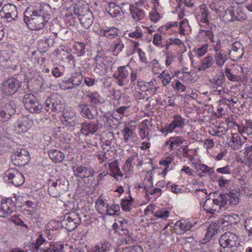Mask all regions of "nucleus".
I'll return each instance as SVG.
<instances>
[{"label": "nucleus", "instance_id": "f257e3e1", "mask_svg": "<svg viewBox=\"0 0 252 252\" xmlns=\"http://www.w3.org/2000/svg\"><path fill=\"white\" fill-rule=\"evenodd\" d=\"M48 5H40L37 7H29L25 12L24 21L31 30H38L42 29L50 19L45 10Z\"/></svg>", "mask_w": 252, "mask_h": 252}, {"label": "nucleus", "instance_id": "f03ea898", "mask_svg": "<svg viewBox=\"0 0 252 252\" xmlns=\"http://www.w3.org/2000/svg\"><path fill=\"white\" fill-rule=\"evenodd\" d=\"M31 251L33 252H63V248L61 245L48 243L43 238L42 234H40L35 241L31 244Z\"/></svg>", "mask_w": 252, "mask_h": 252}, {"label": "nucleus", "instance_id": "7ed1b4c3", "mask_svg": "<svg viewBox=\"0 0 252 252\" xmlns=\"http://www.w3.org/2000/svg\"><path fill=\"white\" fill-rule=\"evenodd\" d=\"M48 192L53 197H58L67 189V181L64 177L58 179L49 180Z\"/></svg>", "mask_w": 252, "mask_h": 252}, {"label": "nucleus", "instance_id": "20e7f679", "mask_svg": "<svg viewBox=\"0 0 252 252\" xmlns=\"http://www.w3.org/2000/svg\"><path fill=\"white\" fill-rule=\"evenodd\" d=\"M23 103L30 113H39L43 108L36 97L32 94H26L24 95Z\"/></svg>", "mask_w": 252, "mask_h": 252}, {"label": "nucleus", "instance_id": "39448f33", "mask_svg": "<svg viewBox=\"0 0 252 252\" xmlns=\"http://www.w3.org/2000/svg\"><path fill=\"white\" fill-rule=\"evenodd\" d=\"M219 244L223 249H227V251H233L238 244V238L236 235L231 232H227L222 234L219 238Z\"/></svg>", "mask_w": 252, "mask_h": 252}, {"label": "nucleus", "instance_id": "423d86ee", "mask_svg": "<svg viewBox=\"0 0 252 252\" xmlns=\"http://www.w3.org/2000/svg\"><path fill=\"white\" fill-rule=\"evenodd\" d=\"M22 82L14 77H9L1 84V89L4 94L10 95L18 92L21 87Z\"/></svg>", "mask_w": 252, "mask_h": 252}, {"label": "nucleus", "instance_id": "0eeeda50", "mask_svg": "<svg viewBox=\"0 0 252 252\" xmlns=\"http://www.w3.org/2000/svg\"><path fill=\"white\" fill-rule=\"evenodd\" d=\"M212 46V50L215 52L214 54V62L218 66L221 67L228 59L229 55L227 54L226 51L221 48L220 41L219 39L217 40L216 44H213Z\"/></svg>", "mask_w": 252, "mask_h": 252}, {"label": "nucleus", "instance_id": "6e6552de", "mask_svg": "<svg viewBox=\"0 0 252 252\" xmlns=\"http://www.w3.org/2000/svg\"><path fill=\"white\" fill-rule=\"evenodd\" d=\"M81 222V219L76 212L70 213L63 216L62 220L63 228L68 231L73 230Z\"/></svg>", "mask_w": 252, "mask_h": 252}, {"label": "nucleus", "instance_id": "1a4fd4ad", "mask_svg": "<svg viewBox=\"0 0 252 252\" xmlns=\"http://www.w3.org/2000/svg\"><path fill=\"white\" fill-rule=\"evenodd\" d=\"M3 178L6 182L12 183L15 186H21L24 183L23 174L13 168H10L5 171Z\"/></svg>", "mask_w": 252, "mask_h": 252}, {"label": "nucleus", "instance_id": "9d476101", "mask_svg": "<svg viewBox=\"0 0 252 252\" xmlns=\"http://www.w3.org/2000/svg\"><path fill=\"white\" fill-rule=\"evenodd\" d=\"M16 104L13 101H8L2 105L0 100V122L8 121L16 112Z\"/></svg>", "mask_w": 252, "mask_h": 252}, {"label": "nucleus", "instance_id": "9b49d317", "mask_svg": "<svg viewBox=\"0 0 252 252\" xmlns=\"http://www.w3.org/2000/svg\"><path fill=\"white\" fill-rule=\"evenodd\" d=\"M0 16L8 22H12L18 18L16 6L11 3L5 4L0 10Z\"/></svg>", "mask_w": 252, "mask_h": 252}, {"label": "nucleus", "instance_id": "f8f14e48", "mask_svg": "<svg viewBox=\"0 0 252 252\" xmlns=\"http://www.w3.org/2000/svg\"><path fill=\"white\" fill-rule=\"evenodd\" d=\"M105 57L101 54L100 51H97V55L94 58L95 67L94 72L100 76L106 74L109 68L108 65L105 63Z\"/></svg>", "mask_w": 252, "mask_h": 252}, {"label": "nucleus", "instance_id": "ddd939ff", "mask_svg": "<svg viewBox=\"0 0 252 252\" xmlns=\"http://www.w3.org/2000/svg\"><path fill=\"white\" fill-rule=\"evenodd\" d=\"M16 204L10 198L2 199L0 206V217L7 218L14 212Z\"/></svg>", "mask_w": 252, "mask_h": 252}, {"label": "nucleus", "instance_id": "4468645a", "mask_svg": "<svg viewBox=\"0 0 252 252\" xmlns=\"http://www.w3.org/2000/svg\"><path fill=\"white\" fill-rule=\"evenodd\" d=\"M12 163L16 166H22L28 163L30 159L28 151L24 149L18 150L11 157Z\"/></svg>", "mask_w": 252, "mask_h": 252}, {"label": "nucleus", "instance_id": "2eb2a0df", "mask_svg": "<svg viewBox=\"0 0 252 252\" xmlns=\"http://www.w3.org/2000/svg\"><path fill=\"white\" fill-rule=\"evenodd\" d=\"M129 74V71L125 65L120 66L117 68V71L113 76L117 80V84L120 86H124L127 83L126 78Z\"/></svg>", "mask_w": 252, "mask_h": 252}, {"label": "nucleus", "instance_id": "dca6fc26", "mask_svg": "<svg viewBox=\"0 0 252 252\" xmlns=\"http://www.w3.org/2000/svg\"><path fill=\"white\" fill-rule=\"evenodd\" d=\"M78 17L82 25L86 29H89L93 23V15L89 9L78 12Z\"/></svg>", "mask_w": 252, "mask_h": 252}, {"label": "nucleus", "instance_id": "f3484780", "mask_svg": "<svg viewBox=\"0 0 252 252\" xmlns=\"http://www.w3.org/2000/svg\"><path fill=\"white\" fill-rule=\"evenodd\" d=\"M244 52V47L239 41L233 43L231 49L228 50V55L233 60H238L242 58Z\"/></svg>", "mask_w": 252, "mask_h": 252}, {"label": "nucleus", "instance_id": "a211bd4d", "mask_svg": "<svg viewBox=\"0 0 252 252\" xmlns=\"http://www.w3.org/2000/svg\"><path fill=\"white\" fill-rule=\"evenodd\" d=\"M99 123L97 122H85L81 124L80 131L85 136L94 134L98 129Z\"/></svg>", "mask_w": 252, "mask_h": 252}, {"label": "nucleus", "instance_id": "6ab92c4d", "mask_svg": "<svg viewBox=\"0 0 252 252\" xmlns=\"http://www.w3.org/2000/svg\"><path fill=\"white\" fill-rule=\"evenodd\" d=\"M79 107L81 109V115L84 118L92 120L97 115V111L96 108L93 105L89 107L87 104L80 103L79 105Z\"/></svg>", "mask_w": 252, "mask_h": 252}, {"label": "nucleus", "instance_id": "aec40b11", "mask_svg": "<svg viewBox=\"0 0 252 252\" xmlns=\"http://www.w3.org/2000/svg\"><path fill=\"white\" fill-rule=\"evenodd\" d=\"M72 169L74 172V175L81 178L92 176L94 173L93 169L82 166H73Z\"/></svg>", "mask_w": 252, "mask_h": 252}, {"label": "nucleus", "instance_id": "412c9836", "mask_svg": "<svg viewBox=\"0 0 252 252\" xmlns=\"http://www.w3.org/2000/svg\"><path fill=\"white\" fill-rule=\"evenodd\" d=\"M173 118V121L168 125V130L176 132L177 129H181L184 126L185 119L179 115H175Z\"/></svg>", "mask_w": 252, "mask_h": 252}, {"label": "nucleus", "instance_id": "4be33fe9", "mask_svg": "<svg viewBox=\"0 0 252 252\" xmlns=\"http://www.w3.org/2000/svg\"><path fill=\"white\" fill-rule=\"evenodd\" d=\"M202 207L207 212L212 214H214L215 212L219 213L220 211V207L216 203L214 199H206L203 202Z\"/></svg>", "mask_w": 252, "mask_h": 252}, {"label": "nucleus", "instance_id": "5701e85b", "mask_svg": "<svg viewBox=\"0 0 252 252\" xmlns=\"http://www.w3.org/2000/svg\"><path fill=\"white\" fill-rule=\"evenodd\" d=\"M105 9L112 17H119L122 16L123 11L121 7L114 2H110L106 4Z\"/></svg>", "mask_w": 252, "mask_h": 252}, {"label": "nucleus", "instance_id": "b1692460", "mask_svg": "<svg viewBox=\"0 0 252 252\" xmlns=\"http://www.w3.org/2000/svg\"><path fill=\"white\" fill-rule=\"evenodd\" d=\"M209 11L208 9L205 4H202L200 6V11L198 12L197 19L200 23L205 24L207 25H210V22L208 20Z\"/></svg>", "mask_w": 252, "mask_h": 252}, {"label": "nucleus", "instance_id": "393cba45", "mask_svg": "<svg viewBox=\"0 0 252 252\" xmlns=\"http://www.w3.org/2000/svg\"><path fill=\"white\" fill-rule=\"evenodd\" d=\"M29 119L26 117H21L15 125V129L19 133L26 132L29 128Z\"/></svg>", "mask_w": 252, "mask_h": 252}, {"label": "nucleus", "instance_id": "a878e982", "mask_svg": "<svg viewBox=\"0 0 252 252\" xmlns=\"http://www.w3.org/2000/svg\"><path fill=\"white\" fill-rule=\"evenodd\" d=\"M45 110L47 112H57L61 109V104L55 99L48 98L45 101Z\"/></svg>", "mask_w": 252, "mask_h": 252}, {"label": "nucleus", "instance_id": "bb28decb", "mask_svg": "<svg viewBox=\"0 0 252 252\" xmlns=\"http://www.w3.org/2000/svg\"><path fill=\"white\" fill-rule=\"evenodd\" d=\"M111 244L109 241L104 240L88 250V252H109Z\"/></svg>", "mask_w": 252, "mask_h": 252}, {"label": "nucleus", "instance_id": "cd10ccee", "mask_svg": "<svg viewBox=\"0 0 252 252\" xmlns=\"http://www.w3.org/2000/svg\"><path fill=\"white\" fill-rule=\"evenodd\" d=\"M224 74H220L209 79V86L212 90L221 88L224 82Z\"/></svg>", "mask_w": 252, "mask_h": 252}, {"label": "nucleus", "instance_id": "c85d7f7f", "mask_svg": "<svg viewBox=\"0 0 252 252\" xmlns=\"http://www.w3.org/2000/svg\"><path fill=\"white\" fill-rule=\"evenodd\" d=\"M238 130L241 134H246L247 135L252 134V120H246L241 125L238 126Z\"/></svg>", "mask_w": 252, "mask_h": 252}, {"label": "nucleus", "instance_id": "c756f323", "mask_svg": "<svg viewBox=\"0 0 252 252\" xmlns=\"http://www.w3.org/2000/svg\"><path fill=\"white\" fill-rule=\"evenodd\" d=\"M130 12L132 18L135 21H139L145 17V12L143 10L138 8L134 6H130Z\"/></svg>", "mask_w": 252, "mask_h": 252}, {"label": "nucleus", "instance_id": "7c9ffc66", "mask_svg": "<svg viewBox=\"0 0 252 252\" xmlns=\"http://www.w3.org/2000/svg\"><path fill=\"white\" fill-rule=\"evenodd\" d=\"M86 96L90 99L91 105H97L104 102V99L97 92H89Z\"/></svg>", "mask_w": 252, "mask_h": 252}, {"label": "nucleus", "instance_id": "2f4dec72", "mask_svg": "<svg viewBox=\"0 0 252 252\" xmlns=\"http://www.w3.org/2000/svg\"><path fill=\"white\" fill-rule=\"evenodd\" d=\"M49 156L51 159L54 162H62L65 158L64 154L61 151L53 149L49 152Z\"/></svg>", "mask_w": 252, "mask_h": 252}, {"label": "nucleus", "instance_id": "473e14b6", "mask_svg": "<svg viewBox=\"0 0 252 252\" xmlns=\"http://www.w3.org/2000/svg\"><path fill=\"white\" fill-rule=\"evenodd\" d=\"M214 63V60L213 57L207 56L203 58L201 61V64L198 68V71L206 70L211 67Z\"/></svg>", "mask_w": 252, "mask_h": 252}, {"label": "nucleus", "instance_id": "72a5a7b5", "mask_svg": "<svg viewBox=\"0 0 252 252\" xmlns=\"http://www.w3.org/2000/svg\"><path fill=\"white\" fill-rule=\"evenodd\" d=\"M83 75L80 72H75L72 74L71 76L67 79L68 83H71L73 85L78 87L82 83Z\"/></svg>", "mask_w": 252, "mask_h": 252}, {"label": "nucleus", "instance_id": "f704fd0d", "mask_svg": "<svg viewBox=\"0 0 252 252\" xmlns=\"http://www.w3.org/2000/svg\"><path fill=\"white\" fill-rule=\"evenodd\" d=\"M241 137L237 135L233 134L231 137L230 147L234 150H238L241 148L242 144Z\"/></svg>", "mask_w": 252, "mask_h": 252}, {"label": "nucleus", "instance_id": "c9c22d12", "mask_svg": "<svg viewBox=\"0 0 252 252\" xmlns=\"http://www.w3.org/2000/svg\"><path fill=\"white\" fill-rule=\"evenodd\" d=\"M225 73L227 79L232 82H239L241 80V76L236 73V70L234 68L230 69L226 68Z\"/></svg>", "mask_w": 252, "mask_h": 252}, {"label": "nucleus", "instance_id": "e433bc0d", "mask_svg": "<svg viewBox=\"0 0 252 252\" xmlns=\"http://www.w3.org/2000/svg\"><path fill=\"white\" fill-rule=\"evenodd\" d=\"M86 45L83 42H77L73 45V53L75 54L78 57H81L85 54Z\"/></svg>", "mask_w": 252, "mask_h": 252}, {"label": "nucleus", "instance_id": "4c0bfd02", "mask_svg": "<svg viewBox=\"0 0 252 252\" xmlns=\"http://www.w3.org/2000/svg\"><path fill=\"white\" fill-rule=\"evenodd\" d=\"M234 220V218L232 215H228L224 217L223 218H221L218 220V224L220 225V226L224 227L228 226L229 224L233 223Z\"/></svg>", "mask_w": 252, "mask_h": 252}, {"label": "nucleus", "instance_id": "58836bf2", "mask_svg": "<svg viewBox=\"0 0 252 252\" xmlns=\"http://www.w3.org/2000/svg\"><path fill=\"white\" fill-rule=\"evenodd\" d=\"M216 203L218 204V206L220 207V211L224 208V206L226 204L228 199L227 198V194H219L218 196L216 195V197L214 199Z\"/></svg>", "mask_w": 252, "mask_h": 252}, {"label": "nucleus", "instance_id": "ea45409f", "mask_svg": "<svg viewBox=\"0 0 252 252\" xmlns=\"http://www.w3.org/2000/svg\"><path fill=\"white\" fill-rule=\"evenodd\" d=\"M200 34L206 41H207L208 40H210L211 42L213 43V44H215V42H216L213 38L214 35L212 32V29L200 30Z\"/></svg>", "mask_w": 252, "mask_h": 252}, {"label": "nucleus", "instance_id": "a19ab883", "mask_svg": "<svg viewBox=\"0 0 252 252\" xmlns=\"http://www.w3.org/2000/svg\"><path fill=\"white\" fill-rule=\"evenodd\" d=\"M113 52L114 55H117L124 48V44L120 38H117L114 42Z\"/></svg>", "mask_w": 252, "mask_h": 252}, {"label": "nucleus", "instance_id": "79ce46f5", "mask_svg": "<svg viewBox=\"0 0 252 252\" xmlns=\"http://www.w3.org/2000/svg\"><path fill=\"white\" fill-rule=\"evenodd\" d=\"M227 196L230 205H236L238 204L239 198L235 190L230 191L229 193L227 194Z\"/></svg>", "mask_w": 252, "mask_h": 252}, {"label": "nucleus", "instance_id": "37998d69", "mask_svg": "<svg viewBox=\"0 0 252 252\" xmlns=\"http://www.w3.org/2000/svg\"><path fill=\"white\" fill-rule=\"evenodd\" d=\"M194 195L199 200L200 205H201L202 202H204V200L207 197L206 189H196L194 191Z\"/></svg>", "mask_w": 252, "mask_h": 252}, {"label": "nucleus", "instance_id": "c03bdc74", "mask_svg": "<svg viewBox=\"0 0 252 252\" xmlns=\"http://www.w3.org/2000/svg\"><path fill=\"white\" fill-rule=\"evenodd\" d=\"M159 77L161 79L163 85L164 86L169 84L171 80V77L167 70H164L162 71L159 75Z\"/></svg>", "mask_w": 252, "mask_h": 252}, {"label": "nucleus", "instance_id": "a18cd8bd", "mask_svg": "<svg viewBox=\"0 0 252 252\" xmlns=\"http://www.w3.org/2000/svg\"><path fill=\"white\" fill-rule=\"evenodd\" d=\"M109 204L105 202L103 200L101 199H98L96 201V207L97 209L100 212L101 214H103V212H107V209H108Z\"/></svg>", "mask_w": 252, "mask_h": 252}, {"label": "nucleus", "instance_id": "49530a36", "mask_svg": "<svg viewBox=\"0 0 252 252\" xmlns=\"http://www.w3.org/2000/svg\"><path fill=\"white\" fill-rule=\"evenodd\" d=\"M154 83L152 81L149 82H146L143 81H137V85L139 89L142 92H147L148 89H150V87H153Z\"/></svg>", "mask_w": 252, "mask_h": 252}, {"label": "nucleus", "instance_id": "de8ad7c7", "mask_svg": "<svg viewBox=\"0 0 252 252\" xmlns=\"http://www.w3.org/2000/svg\"><path fill=\"white\" fill-rule=\"evenodd\" d=\"M122 132L124 134L125 143L128 142L130 137L132 136L134 134L133 130L126 126H125Z\"/></svg>", "mask_w": 252, "mask_h": 252}, {"label": "nucleus", "instance_id": "09e8293b", "mask_svg": "<svg viewBox=\"0 0 252 252\" xmlns=\"http://www.w3.org/2000/svg\"><path fill=\"white\" fill-rule=\"evenodd\" d=\"M47 227L49 230H52L58 229L60 228H63V226L62 225V220L60 221L55 220H52L48 222L47 225Z\"/></svg>", "mask_w": 252, "mask_h": 252}, {"label": "nucleus", "instance_id": "8fccbe9b", "mask_svg": "<svg viewBox=\"0 0 252 252\" xmlns=\"http://www.w3.org/2000/svg\"><path fill=\"white\" fill-rule=\"evenodd\" d=\"M176 226H179L180 229L184 232L189 230L193 226L190 222H186L185 221L184 222L177 221L176 223Z\"/></svg>", "mask_w": 252, "mask_h": 252}, {"label": "nucleus", "instance_id": "3c124183", "mask_svg": "<svg viewBox=\"0 0 252 252\" xmlns=\"http://www.w3.org/2000/svg\"><path fill=\"white\" fill-rule=\"evenodd\" d=\"M120 212V206L118 204L113 205L111 206L106 212V214L109 216L118 215Z\"/></svg>", "mask_w": 252, "mask_h": 252}, {"label": "nucleus", "instance_id": "603ef678", "mask_svg": "<svg viewBox=\"0 0 252 252\" xmlns=\"http://www.w3.org/2000/svg\"><path fill=\"white\" fill-rule=\"evenodd\" d=\"M131 201H128L127 199H123L121 201V205L122 209L126 212H129L132 208Z\"/></svg>", "mask_w": 252, "mask_h": 252}, {"label": "nucleus", "instance_id": "864d4df0", "mask_svg": "<svg viewBox=\"0 0 252 252\" xmlns=\"http://www.w3.org/2000/svg\"><path fill=\"white\" fill-rule=\"evenodd\" d=\"M148 121L146 120L142 122V127H141L140 130V135L142 139L146 138L148 134V127L147 126L146 122Z\"/></svg>", "mask_w": 252, "mask_h": 252}, {"label": "nucleus", "instance_id": "5fc2aeb1", "mask_svg": "<svg viewBox=\"0 0 252 252\" xmlns=\"http://www.w3.org/2000/svg\"><path fill=\"white\" fill-rule=\"evenodd\" d=\"M245 229L248 232L249 236L252 235V217L246 219L244 222Z\"/></svg>", "mask_w": 252, "mask_h": 252}, {"label": "nucleus", "instance_id": "6e6d98bb", "mask_svg": "<svg viewBox=\"0 0 252 252\" xmlns=\"http://www.w3.org/2000/svg\"><path fill=\"white\" fill-rule=\"evenodd\" d=\"M232 18L234 20L242 21L246 19V16L241 10H237L233 12Z\"/></svg>", "mask_w": 252, "mask_h": 252}, {"label": "nucleus", "instance_id": "4d7b16f0", "mask_svg": "<svg viewBox=\"0 0 252 252\" xmlns=\"http://www.w3.org/2000/svg\"><path fill=\"white\" fill-rule=\"evenodd\" d=\"M245 154H247V162L252 164V145L245 147Z\"/></svg>", "mask_w": 252, "mask_h": 252}, {"label": "nucleus", "instance_id": "13d9d810", "mask_svg": "<svg viewBox=\"0 0 252 252\" xmlns=\"http://www.w3.org/2000/svg\"><path fill=\"white\" fill-rule=\"evenodd\" d=\"M165 65L166 66H169L174 61L175 56L172 53V52L168 51L165 52Z\"/></svg>", "mask_w": 252, "mask_h": 252}, {"label": "nucleus", "instance_id": "bf43d9fd", "mask_svg": "<svg viewBox=\"0 0 252 252\" xmlns=\"http://www.w3.org/2000/svg\"><path fill=\"white\" fill-rule=\"evenodd\" d=\"M169 212L168 210L163 209L157 211L154 216L158 218L166 219L169 217Z\"/></svg>", "mask_w": 252, "mask_h": 252}, {"label": "nucleus", "instance_id": "052dcab7", "mask_svg": "<svg viewBox=\"0 0 252 252\" xmlns=\"http://www.w3.org/2000/svg\"><path fill=\"white\" fill-rule=\"evenodd\" d=\"M169 139L172 142L171 143L174 145L175 148L180 146L184 141V140L181 136L171 137Z\"/></svg>", "mask_w": 252, "mask_h": 252}, {"label": "nucleus", "instance_id": "680f3d73", "mask_svg": "<svg viewBox=\"0 0 252 252\" xmlns=\"http://www.w3.org/2000/svg\"><path fill=\"white\" fill-rule=\"evenodd\" d=\"M153 43L157 47L162 46V36L160 34L156 33L153 35Z\"/></svg>", "mask_w": 252, "mask_h": 252}, {"label": "nucleus", "instance_id": "e2e57ef3", "mask_svg": "<svg viewBox=\"0 0 252 252\" xmlns=\"http://www.w3.org/2000/svg\"><path fill=\"white\" fill-rule=\"evenodd\" d=\"M126 236V237L123 238L122 240L123 244H125L126 245H130L134 243L136 241V239L133 236V234L132 233H129L128 235Z\"/></svg>", "mask_w": 252, "mask_h": 252}, {"label": "nucleus", "instance_id": "0e129e2a", "mask_svg": "<svg viewBox=\"0 0 252 252\" xmlns=\"http://www.w3.org/2000/svg\"><path fill=\"white\" fill-rule=\"evenodd\" d=\"M143 34L142 32L140 29H138L136 27V29L135 31L131 32L128 33V36L132 38H140L142 37Z\"/></svg>", "mask_w": 252, "mask_h": 252}, {"label": "nucleus", "instance_id": "69168bd1", "mask_svg": "<svg viewBox=\"0 0 252 252\" xmlns=\"http://www.w3.org/2000/svg\"><path fill=\"white\" fill-rule=\"evenodd\" d=\"M50 31L56 36L58 33L61 30V27L57 23H52L50 25Z\"/></svg>", "mask_w": 252, "mask_h": 252}, {"label": "nucleus", "instance_id": "338daca9", "mask_svg": "<svg viewBox=\"0 0 252 252\" xmlns=\"http://www.w3.org/2000/svg\"><path fill=\"white\" fill-rule=\"evenodd\" d=\"M198 168L205 173H212L214 172L213 168L203 164H199Z\"/></svg>", "mask_w": 252, "mask_h": 252}, {"label": "nucleus", "instance_id": "774afa93", "mask_svg": "<svg viewBox=\"0 0 252 252\" xmlns=\"http://www.w3.org/2000/svg\"><path fill=\"white\" fill-rule=\"evenodd\" d=\"M216 171L218 173L223 174H231V170L229 166L226 165L224 167L218 168L217 169Z\"/></svg>", "mask_w": 252, "mask_h": 252}]
</instances>
